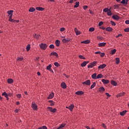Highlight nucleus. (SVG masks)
Segmentation results:
<instances>
[{
    "mask_svg": "<svg viewBox=\"0 0 129 129\" xmlns=\"http://www.w3.org/2000/svg\"><path fill=\"white\" fill-rule=\"evenodd\" d=\"M102 25H103V22L101 21L99 23L98 26H99V27H101V26H102Z\"/></svg>",
    "mask_w": 129,
    "mask_h": 129,
    "instance_id": "3c124183",
    "label": "nucleus"
},
{
    "mask_svg": "<svg viewBox=\"0 0 129 129\" xmlns=\"http://www.w3.org/2000/svg\"><path fill=\"white\" fill-rule=\"evenodd\" d=\"M2 96H5V97L8 95V94L7 93V92H4V93H2Z\"/></svg>",
    "mask_w": 129,
    "mask_h": 129,
    "instance_id": "09e8293b",
    "label": "nucleus"
},
{
    "mask_svg": "<svg viewBox=\"0 0 129 129\" xmlns=\"http://www.w3.org/2000/svg\"><path fill=\"white\" fill-rule=\"evenodd\" d=\"M7 82L9 84H12V83H14V80L13 79H8Z\"/></svg>",
    "mask_w": 129,
    "mask_h": 129,
    "instance_id": "5701e85b",
    "label": "nucleus"
},
{
    "mask_svg": "<svg viewBox=\"0 0 129 129\" xmlns=\"http://www.w3.org/2000/svg\"><path fill=\"white\" fill-rule=\"evenodd\" d=\"M35 11L36 9L33 7L30 8L29 10V12H30V13H34V12H35Z\"/></svg>",
    "mask_w": 129,
    "mask_h": 129,
    "instance_id": "cd10ccee",
    "label": "nucleus"
},
{
    "mask_svg": "<svg viewBox=\"0 0 129 129\" xmlns=\"http://www.w3.org/2000/svg\"><path fill=\"white\" fill-rule=\"evenodd\" d=\"M42 129H47V126H46L45 125L42 126Z\"/></svg>",
    "mask_w": 129,
    "mask_h": 129,
    "instance_id": "69168bd1",
    "label": "nucleus"
},
{
    "mask_svg": "<svg viewBox=\"0 0 129 129\" xmlns=\"http://www.w3.org/2000/svg\"><path fill=\"white\" fill-rule=\"evenodd\" d=\"M9 22H11V23H20V20H16L14 19H11Z\"/></svg>",
    "mask_w": 129,
    "mask_h": 129,
    "instance_id": "2f4dec72",
    "label": "nucleus"
},
{
    "mask_svg": "<svg viewBox=\"0 0 129 129\" xmlns=\"http://www.w3.org/2000/svg\"><path fill=\"white\" fill-rule=\"evenodd\" d=\"M90 80H88L82 83V84L84 85H88L89 86L91 84Z\"/></svg>",
    "mask_w": 129,
    "mask_h": 129,
    "instance_id": "0eeeda50",
    "label": "nucleus"
},
{
    "mask_svg": "<svg viewBox=\"0 0 129 129\" xmlns=\"http://www.w3.org/2000/svg\"><path fill=\"white\" fill-rule=\"evenodd\" d=\"M84 10H86V9H88V6H83Z\"/></svg>",
    "mask_w": 129,
    "mask_h": 129,
    "instance_id": "e2e57ef3",
    "label": "nucleus"
},
{
    "mask_svg": "<svg viewBox=\"0 0 129 129\" xmlns=\"http://www.w3.org/2000/svg\"><path fill=\"white\" fill-rule=\"evenodd\" d=\"M33 37L34 39H36V40H39L41 38V35H40V34L37 35V34L34 33L33 34Z\"/></svg>",
    "mask_w": 129,
    "mask_h": 129,
    "instance_id": "6e6552de",
    "label": "nucleus"
},
{
    "mask_svg": "<svg viewBox=\"0 0 129 129\" xmlns=\"http://www.w3.org/2000/svg\"><path fill=\"white\" fill-rule=\"evenodd\" d=\"M74 31L76 33L77 36H78V35H80V34H81V32H80L79 30H78L77 28H75Z\"/></svg>",
    "mask_w": 129,
    "mask_h": 129,
    "instance_id": "f3484780",
    "label": "nucleus"
},
{
    "mask_svg": "<svg viewBox=\"0 0 129 129\" xmlns=\"http://www.w3.org/2000/svg\"><path fill=\"white\" fill-rule=\"evenodd\" d=\"M48 102L50 103V106H54V105H55V103L54 102V101H53V100H49Z\"/></svg>",
    "mask_w": 129,
    "mask_h": 129,
    "instance_id": "c756f323",
    "label": "nucleus"
},
{
    "mask_svg": "<svg viewBox=\"0 0 129 129\" xmlns=\"http://www.w3.org/2000/svg\"><path fill=\"white\" fill-rule=\"evenodd\" d=\"M124 31L125 32V33H128L129 32V28H126L124 29Z\"/></svg>",
    "mask_w": 129,
    "mask_h": 129,
    "instance_id": "8fccbe9b",
    "label": "nucleus"
},
{
    "mask_svg": "<svg viewBox=\"0 0 129 129\" xmlns=\"http://www.w3.org/2000/svg\"><path fill=\"white\" fill-rule=\"evenodd\" d=\"M97 74L96 73L93 74L92 75V78L93 79H97V77H96Z\"/></svg>",
    "mask_w": 129,
    "mask_h": 129,
    "instance_id": "f704fd0d",
    "label": "nucleus"
},
{
    "mask_svg": "<svg viewBox=\"0 0 129 129\" xmlns=\"http://www.w3.org/2000/svg\"><path fill=\"white\" fill-rule=\"evenodd\" d=\"M49 56H55L56 58H58L59 57V55H58V53L57 52L53 51L50 54Z\"/></svg>",
    "mask_w": 129,
    "mask_h": 129,
    "instance_id": "1a4fd4ad",
    "label": "nucleus"
},
{
    "mask_svg": "<svg viewBox=\"0 0 129 129\" xmlns=\"http://www.w3.org/2000/svg\"><path fill=\"white\" fill-rule=\"evenodd\" d=\"M60 86L61 88H63V89H66V88H67V85H66V83H65L64 82L61 83Z\"/></svg>",
    "mask_w": 129,
    "mask_h": 129,
    "instance_id": "9b49d317",
    "label": "nucleus"
},
{
    "mask_svg": "<svg viewBox=\"0 0 129 129\" xmlns=\"http://www.w3.org/2000/svg\"><path fill=\"white\" fill-rule=\"evenodd\" d=\"M111 84L112 85H113V86H117V83H116V82H115V81H114V80H112L111 81Z\"/></svg>",
    "mask_w": 129,
    "mask_h": 129,
    "instance_id": "b1692460",
    "label": "nucleus"
},
{
    "mask_svg": "<svg viewBox=\"0 0 129 129\" xmlns=\"http://www.w3.org/2000/svg\"><path fill=\"white\" fill-rule=\"evenodd\" d=\"M100 78H103V75H102L101 74H100L97 76V79H99Z\"/></svg>",
    "mask_w": 129,
    "mask_h": 129,
    "instance_id": "72a5a7b5",
    "label": "nucleus"
},
{
    "mask_svg": "<svg viewBox=\"0 0 129 129\" xmlns=\"http://www.w3.org/2000/svg\"><path fill=\"white\" fill-rule=\"evenodd\" d=\"M127 111L126 110H123L122 112H120V115L121 116H123V115H124V114H125V113H126Z\"/></svg>",
    "mask_w": 129,
    "mask_h": 129,
    "instance_id": "7c9ffc66",
    "label": "nucleus"
},
{
    "mask_svg": "<svg viewBox=\"0 0 129 129\" xmlns=\"http://www.w3.org/2000/svg\"><path fill=\"white\" fill-rule=\"evenodd\" d=\"M39 47L40 49H42V50H46L48 47V45H47V44L46 43H41L39 44Z\"/></svg>",
    "mask_w": 129,
    "mask_h": 129,
    "instance_id": "7ed1b4c3",
    "label": "nucleus"
},
{
    "mask_svg": "<svg viewBox=\"0 0 129 129\" xmlns=\"http://www.w3.org/2000/svg\"><path fill=\"white\" fill-rule=\"evenodd\" d=\"M79 57L80 59H83L84 60H85V59H86V58H85V57H84V56L83 55H79Z\"/></svg>",
    "mask_w": 129,
    "mask_h": 129,
    "instance_id": "a18cd8bd",
    "label": "nucleus"
},
{
    "mask_svg": "<svg viewBox=\"0 0 129 129\" xmlns=\"http://www.w3.org/2000/svg\"><path fill=\"white\" fill-rule=\"evenodd\" d=\"M79 2H76V5L74 6V8H78L79 7Z\"/></svg>",
    "mask_w": 129,
    "mask_h": 129,
    "instance_id": "a19ab883",
    "label": "nucleus"
},
{
    "mask_svg": "<svg viewBox=\"0 0 129 129\" xmlns=\"http://www.w3.org/2000/svg\"><path fill=\"white\" fill-rule=\"evenodd\" d=\"M106 45L105 42H101L98 44L99 47H104Z\"/></svg>",
    "mask_w": 129,
    "mask_h": 129,
    "instance_id": "bb28decb",
    "label": "nucleus"
},
{
    "mask_svg": "<svg viewBox=\"0 0 129 129\" xmlns=\"http://www.w3.org/2000/svg\"><path fill=\"white\" fill-rule=\"evenodd\" d=\"M73 108H74V104H72L70 106H69V109L71 111H72V110H73Z\"/></svg>",
    "mask_w": 129,
    "mask_h": 129,
    "instance_id": "412c9836",
    "label": "nucleus"
},
{
    "mask_svg": "<svg viewBox=\"0 0 129 129\" xmlns=\"http://www.w3.org/2000/svg\"><path fill=\"white\" fill-rule=\"evenodd\" d=\"M105 30L107 31V32H112V30H113V29H112L111 27H107L106 28Z\"/></svg>",
    "mask_w": 129,
    "mask_h": 129,
    "instance_id": "c85d7f7f",
    "label": "nucleus"
},
{
    "mask_svg": "<svg viewBox=\"0 0 129 129\" xmlns=\"http://www.w3.org/2000/svg\"><path fill=\"white\" fill-rule=\"evenodd\" d=\"M102 82H103L104 84H108V83H109V80L103 79Z\"/></svg>",
    "mask_w": 129,
    "mask_h": 129,
    "instance_id": "a211bd4d",
    "label": "nucleus"
},
{
    "mask_svg": "<svg viewBox=\"0 0 129 129\" xmlns=\"http://www.w3.org/2000/svg\"><path fill=\"white\" fill-rule=\"evenodd\" d=\"M64 30H65V28L64 27H62L60 28V32H64Z\"/></svg>",
    "mask_w": 129,
    "mask_h": 129,
    "instance_id": "603ef678",
    "label": "nucleus"
},
{
    "mask_svg": "<svg viewBox=\"0 0 129 129\" xmlns=\"http://www.w3.org/2000/svg\"><path fill=\"white\" fill-rule=\"evenodd\" d=\"M30 49H31V45L30 44H28L26 47V50L27 52H29V51H30Z\"/></svg>",
    "mask_w": 129,
    "mask_h": 129,
    "instance_id": "4c0bfd02",
    "label": "nucleus"
},
{
    "mask_svg": "<svg viewBox=\"0 0 129 129\" xmlns=\"http://www.w3.org/2000/svg\"><path fill=\"white\" fill-rule=\"evenodd\" d=\"M97 62L96 61H94L90 63V65L88 66V68H93L94 66H96Z\"/></svg>",
    "mask_w": 129,
    "mask_h": 129,
    "instance_id": "f03ea898",
    "label": "nucleus"
},
{
    "mask_svg": "<svg viewBox=\"0 0 129 129\" xmlns=\"http://www.w3.org/2000/svg\"><path fill=\"white\" fill-rule=\"evenodd\" d=\"M49 48H50V49H54L55 46H54V44H50L49 45Z\"/></svg>",
    "mask_w": 129,
    "mask_h": 129,
    "instance_id": "49530a36",
    "label": "nucleus"
},
{
    "mask_svg": "<svg viewBox=\"0 0 129 129\" xmlns=\"http://www.w3.org/2000/svg\"><path fill=\"white\" fill-rule=\"evenodd\" d=\"M129 0H122V1L120 2V4H122V5H127L128 4Z\"/></svg>",
    "mask_w": 129,
    "mask_h": 129,
    "instance_id": "2eb2a0df",
    "label": "nucleus"
},
{
    "mask_svg": "<svg viewBox=\"0 0 129 129\" xmlns=\"http://www.w3.org/2000/svg\"><path fill=\"white\" fill-rule=\"evenodd\" d=\"M101 52L100 51H96L95 54H101Z\"/></svg>",
    "mask_w": 129,
    "mask_h": 129,
    "instance_id": "774afa93",
    "label": "nucleus"
},
{
    "mask_svg": "<svg viewBox=\"0 0 129 129\" xmlns=\"http://www.w3.org/2000/svg\"><path fill=\"white\" fill-rule=\"evenodd\" d=\"M32 108L33 109V110H37L38 109V106L36 103H32L31 105Z\"/></svg>",
    "mask_w": 129,
    "mask_h": 129,
    "instance_id": "39448f33",
    "label": "nucleus"
},
{
    "mask_svg": "<svg viewBox=\"0 0 129 129\" xmlns=\"http://www.w3.org/2000/svg\"><path fill=\"white\" fill-rule=\"evenodd\" d=\"M110 23L111 24V26H116V24L114 22L111 21Z\"/></svg>",
    "mask_w": 129,
    "mask_h": 129,
    "instance_id": "de8ad7c7",
    "label": "nucleus"
},
{
    "mask_svg": "<svg viewBox=\"0 0 129 129\" xmlns=\"http://www.w3.org/2000/svg\"><path fill=\"white\" fill-rule=\"evenodd\" d=\"M122 36V34H119L117 36H115L116 38H118V37H121Z\"/></svg>",
    "mask_w": 129,
    "mask_h": 129,
    "instance_id": "6e6d98bb",
    "label": "nucleus"
},
{
    "mask_svg": "<svg viewBox=\"0 0 129 129\" xmlns=\"http://www.w3.org/2000/svg\"><path fill=\"white\" fill-rule=\"evenodd\" d=\"M116 61L115 63L116 64H119L120 60L119 57H116L115 58Z\"/></svg>",
    "mask_w": 129,
    "mask_h": 129,
    "instance_id": "58836bf2",
    "label": "nucleus"
},
{
    "mask_svg": "<svg viewBox=\"0 0 129 129\" xmlns=\"http://www.w3.org/2000/svg\"><path fill=\"white\" fill-rule=\"evenodd\" d=\"M54 94L53 92H51L47 97V99H52L54 97Z\"/></svg>",
    "mask_w": 129,
    "mask_h": 129,
    "instance_id": "ddd939ff",
    "label": "nucleus"
},
{
    "mask_svg": "<svg viewBox=\"0 0 129 129\" xmlns=\"http://www.w3.org/2000/svg\"><path fill=\"white\" fill-rule=\"evenodd\" d=\"M13 13H14V10H10L7 12V14L8 15H13Z\"/></svg>",
    "mask_w": 129,
    "mask_h": 129,
    "instance_id": "ea45409f",
    "label": "nucleus"
},
{
    "mask_svg": "<svg viewBox=\"0 0 129 129\" xmlns=\"http://www.w3.org/2000/svg\"><path fill=\"white\" fill-rule=\"evenodd\" d=\"M105 67H106V64L103 63L102 64L100 65L98 67V69H104V68H105Z\"/></svg>",
    "mask_w": 129,
    "mask_h": 129,
    "instance_id": "4468645a",
    "label": "nucleus"
},
{
    "mask_svg": "<svg viewBox=\"0 0 129 129\" xmlns=\"http://www.w3.org/2000/svg\"><path fill=\"white\" fill-rule=\"evenodd\" d=\"M114 8L116 9H118V8H119V5H114Z\"/></svg>",
    "mask_w": 129,
    "mask_h": 129,
    "instance_id": "5fc2aeb1",
    "label": "nucleus"
},
{
    "mask_svg": "<svg viewBox=\"0 0 129 129\" xmlns=\"http://www.w3.org/2000/svg\"><path fill=\"white\" fill-rule=\"evenodd\" d=\"M24 60V57H18L16 60L18 62H20L21 61H23Z\"/></svg>",
    "mask_w": 129,
    "mask_h": 129,
    "instance_id": "c9c22d12",
    "label": "nucleus"
},
{
    "mask_svg": "<svg viewBox=\"0 0 129 129\" xmlns=\"http://www.w3.org/2000/svg\"><path fill=\"white\" fill-rule=\"evenodd\" d=\"M52 68V65L51 64H49L48 66L47 67L46 69L47 70H50Z\"/></svg>",
    "mask_w": 129,
    "mask_h": 129,
    "instance_id": "c03bdc74",
    "label": "nucleus"
},
{
    "mask_svg": "<svg viewBox=\"0 0 129 129\" xmlns=\"http://www.w3.org/2000/svg\"><path fill=\"white\" fill-rule=\"evenodd\" d=\"M125 24H126V25H128L129 24V20H126L125 21Z\"/></svg>",
    "mask_w": 129,
    "mask_h": 129,
    "instance_id": "0e129e2a",
    "label": "nucleus"
},
{
    "mask_svg": "<svg viewBox=\"0 0 129 129\" xmlns=\"http://www.w3.org/2000/svg\"><path fill=\"white\" fill-rule=\"evenodd\" d=\"M70 41H71V38H67V39H66V38L62 39V43H69Z\"/></svg>",
    "mask_w": 129,
    "mask_h": 129,
    "instance_id": "423d86ee",
    "label": "nucleus"
},
{
    "mask_svg": "<svg viewBox=\"0 0 129 129\" xmlns=\"http://www.w3.org/2000/svg\"><path fill=\"white\" fill-rule=\"evenodd\" d=\"M35 10H36V11H40L41 12H43V11L45 10V8L42 7H36Z\"/></svg>",
    "mask_w": 129,
    "mask_h": 129,
    "instance_id": "aec40b11",
    "label": "nucleus"
},
{
    "mask_svg": "<svg viewBox=\"0 0 129 129\" xmlns=\"http://www.w3.org/2000/svg\"><path fill=\"white\" fill-rule=\"evenodd\" d=\"M99 29H101V30H105L106 28L103 26H101L99 27Z\"/></svg>",
    "mask_w": 129,
    "mask_h": 129,
    "instance_id": "bf43d9fd",
    "label": "nucleus"
},
{
    "mask_svg": "<svg viewBox=\"0 0 129 129\" xmlns=\"http://www.w3.org/2000/svg\"><path fill=\"white\" fill-rule=\"evenodd\" d=\"M88 63H89V61H85L83 62H82L81 64V67H85V66H86V65H87V64H88Z\"/></svg>",
    "mask_w": 129,
    "mask_h": 129,
    "instance_id": "dca6fc26",
    "label": "nucleus"
},
{
    "mask_svg": "<svg viewBox=\"0 0 129 129\" xmlns=\"http://www.w3.org/2000/svg\"><path fill=\"white\" fill-rule=\"evenodd\" d=\"M96 85V83L94 82L93 84L91 86L90 89H93L94 87H95V86Z\"/></svg>",
    "mask_w": 129,
    "mask_h": 129,
    "instance_id": "e433bc0d",
    "label": "nucleus"
},
{
    "mask_svg": "<svg viewBox=\"0 0 129 129\" xmlns=\"http://www.w3.org/2000/svg\"><path fill=\"white\" fill-rule=\"evenodd\" d=\"M95 30V28L94 27H91L89 29V31L90 32H94V30Z\"/></svg>",
    "mask_w": 129,
    "mask_h": 129,
    "instance_id": "79ce46f5",
    "label": "nucleus"
},
{
    "mask_svg": "<svg viewBox=\"0 0 129 129\" xmlns=\"http://www.w3.org/2000/svg\"><path fill=\"white\" fill-rule=\"evenodd\" d=\"M102 126H103V127L104 128H106V125H105V124L102 123Z\"/></svg>",
    "mask_w": 129,
    "mask_h": 129,
    "instance_id": "680f3d73",
    "label": "nucleus"
},
{
    "mask_svg": "<svg viewBox=\"0 0 129 129\" xmlns=\"http://www.w3.org/2000/svg\"><path fill=\"white\" fill-rule=\"evenodd\" d=\"M115 52H116V49H114L113 50H111L110 54H111V55H114V54H115Z\"/></svg>",
    "mask_w": 129,
    "mask_h": 129,
    "instance_id": "473e14b6",
    "label": "nucleus"
},
{
    "mask_svg": "<svg viewBox=\"0 0 129 129\" xmlns=\"http://www.w3.org/2000/svg\"><path fill=\"white\" fill-rule=\"evenodd\" d=\"M105 55V53L102 52L101 53L100 56L101 57H104Z\"/></svg>",
    "mask_w": 129,
    "mask_h": 129,
    "instance_id": "4d7b16f0",
    "label": "nucleus"
},
{
    "mask_svg": "<svg viewBox=\"0 0 129 129\" xmlns=\"http://www.w3.org/2000/svg\"><path fill=\"white\" fill-rule=\"evenodd\" d=\"M5 97L7 98V100H9V95H7V96H5Z\"/></svg>",
    "mask_w": 129,
    "mask_h": 129,
    "instance_id": "338daca9",
    "label": "nucleus"
},
{
    "mask_svg": "<svg viewBox=\"0 0 129 129\" xmlns=\"http://www.w3.org/2000/svg\"><path fill=\"white\" fill-rule=\"evenodd\" d=\"M13 18V15H11L9 17V21H11V20H12V19Z\"/></svg>",
    "mask_w": 129,
    "mask_h": 129,
    "instance_id": "13d9d810",
    "label": "nucleus"
},
{
    "mask_svg": "<svg viewBox=\"0 0 129 129\" xmlns=\"http://www.w3.org/2000/svg\"><path fill=\"white\" fill-rule=\"evenodd\" d=\"M105 95L108 96V97H110V96H111V95H109V93H106Z\"/></svg>",
    "mask_w": 129,
    "mask_h": 129,
    "instance_id": "052dcab7",
    "label": "nucleus"
},
{
    "mask_svg": "<svg viewBox=\"0 0 129 129\" xmlns=\"http://www.w3.org/2000/svg\"><path fill=\"white\" fill-rule=\"evenodd\" d=\"M125 94V92H122V93H119L117 95H116V97H121V96H124V95Z\"/></svg>",
    "mask_w": 129,
    "mask_h": 129,
    "instance_id": "f8f14e48",
    "label": "nucleus"
},
{
    "mask_svg": "<svg viewBox=\"0 0 129 129\" xmlns=\"http://www.w3.org/2000/svg\"><path fill=\"white\" fill-rule=\"evenodd\" d=\"M17 96L18 98H21V97H22V95L21 94H18Z\"/></svg>",
    "mask_w": 129,
    "mask_h": 129,
    "instance_id": "864d4df0",
    "label": "nucleus"
},
{
    "mask_svg": "<svg viewBox=\"0 0 129 129\" xmlns=\"http://www.w3.org/2000/svg\"><path fill=\"white\" fill-rule=\"evenodd\" d=\"M54 65L56 67H60V64H59V63H58L57 62H55L54 63Z\"/></svg>",
    "mask_w": 129,
    "mask_h": 129,
    "instance_id": "37998d69",
    "label": "nucleus"
},
{
    "mask_svg": "<svg viewBox=\"0 0 129 129\" xmlns=\"http://www.w3.org/2000/svg\"><path fill=\"white\" fill-rule=\"evenodd\" d=\"M81 44H89L90 43V40H86L83 41H82Z\"/></svg>",
    "mask_w": 129,
    "mask_h": 129,
    "instance_id": "393cba45",
    "label": "nucleus"
},
{
    "mask_svg": "<svg viewBox=\"0 0 129 129\" xmlns=\"http://www.w3.org/2000/svg\"><path fill=\"white\" fill-rule=\"evenodd\" d=\"M77 95H83L84 94V92L82 91H78L75 93Z\"/></svg>",
    "mask_w": 129,
    "mask_h": 129,
    "instance_id": "9d476101",
    "label": "nucleus"
},
{
    "mask_svg": "<svg viewBox=\"0 0 129 129\" xmlns=\"http://www.w3.org/2000/svg\"><path fill=\"white\" fill-rule=\"evenodd\" d=\"M110 10H111V8L110 9L105 8L103 9V12H104V13H107V16H111L112 13H111V11Z\"/></svg>",
    "mask_w": 129,
    "mask_h": 129,
    "instance_id": "f257e3e1",
    "label": "nucleus"
},
{
    "mask_svg": "<svg viewBox=\"0 0 129 129\" xmlns=\"http://www.w3.org/2000/svg\"><path fill=\"white\" fill-rule=\"evenodd\" d=\"M55 44L56 47H59V46H60V40H56L55 41Z\"/></svg>",
    "mask_w": 129,
    "mask_h": 129,
    "instance_id": "a878e982",
    "label": "nucleus"
},
{
    "mask_svg": "<svg viewBox=\"0 0 129 129\" xmlns=\"http://www.w3.org/2000/svg\"><path fill=\"white\" fill-rule=\"evenodd\" d=\"M99 92H104L105 91V89L103 87H100L99 88Z\"/></svg>",
    "mask_w": 129,
    "mask_h": 129,
    "instance_id": "4be33fe9",
    "label": "nucleus"
},
{
    "mask_svg": "<svg viewBox=\"0 0 129 129\" xmlns=\"http://www.w3.org/2000/svg\"><path fill=\"white\" fill-rule=\"evenodd\" d=\"M112 18L113 20H116V21H118V20H119V16L117 15H113Z\"/></svg>",
    "mask_w": 129,
    "mask_h": 129,
    "instance_id": "6ab92c4d",
    "label": "nucleus"
},
{
    "mask_svg": "<svg viewBox=\"0 0 129 129\" xmlns=\"http://www.w3.org/2000/svg\"><path fill=\"white\" fill-rule=\"evenodd\" d=\"M47 109L50 111V112H53V113H55L56 111H57V109L53 108L52 107H48Z\"/></svg>",
    "mask_w": 129,
    "mask_h": 129,
    "instance_id": "20e7f679",
    "label": "nucleus"
}]
</instances>
